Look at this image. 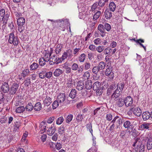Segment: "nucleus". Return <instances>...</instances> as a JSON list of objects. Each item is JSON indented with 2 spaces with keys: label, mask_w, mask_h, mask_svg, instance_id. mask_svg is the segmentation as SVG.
Instances as JSON below:
<instances>
[{
  "label": "nucleus",
  "mask_w": 152,
  "mask_h": 152,
  "mask_svg": "<svg viewBox=\"0 0 152 152\" xmlns=\"http://www.w3.org/2000/svg\"><path fill=\"white\" fill-rule=\"evenodd\" d=\"M48 21L53 22V24H54V23H57L58 25V28L63 31L64 30V27L63 25L64 23H66L67 25H68V24H69V23L68 20L66 19H64V20L63 19L62 20H56V21H53V20L50 19H48Z\"/></svg>",
  "instance_id": "nucleus-1"
},
{
  "label": "nucleus",
  "mask_w": 152,
  "mask_h": 152,
  "mask_svg": "<svg viewBox=\"0 0 152 152\" xmlns=\"http://www.w3.org/2000/svg\"><path fill=\"white\" fill-rule=\"evenodd\" d=\"M25 19L24 18L20 17L18 19L17 23L18 25V30L20 32L22 33L24 29L23 25L25 23Z\"/></svg>",
  "instance_id": "nucleus-2"
},
{
  "label": "nucleus",
  "mask_w": 152,
  "mask_h": 152,
  "mask_svg": "<svg viewBox=\"0 0 152 152\" xmlns=\"http://www.w3.org/2000/svg\"><path fill=\"white\" fill-rule=\"evenodd\" d=\"M8 42L10 44L17 46L19 43V39L17 37L14 36L13 33H11L9 34Z\"/></svg>",
  "instance_id": "nucleus-3"
},
{
  "label": "nucleus",
  "mask_w": 152,
  "mask_h": 152,
  "mask_svg": "<svg viewBox=\"0 0 152 152\" xmlns=\"http://www.w3.org/2000/svg\"><path fill=\"white\" fill-rule=\"evenodd\" d=\"M72 50L70 49H69L64 52L62 56V59L65 60L67 57H68L69 59H70L73 56L72 54Z\"/></svg>",
  "instance_id": "nucleus-4"
},
{
  "label": "nucleus",
  "mask_w": 152,
  "mask_h": 152,
  "mask_svg": "<svg viewBox=\"0 0 152 152\" xmlns=\"http://www.w3.org/2000/svg\"><path fill=\"white\" fill-rule=\"evenodd\" d=\"M19 86L17 83H14L9 88V94L10 95H14L15 94Z\"/></svg>",
  "instance_id": "nucleus-5"
},
{
  "label": "nucleus",
  "mask_w": 152,
  "mask_h": 152,
  "mask_svg": "<svg viewBox=\"0 0 152 152\" xmlns=\"http://www.w3.org/2000/svg\"><path fill=\"white\" fill-rule=\"evenodd\" d=\"M9 85L7 83L4 82L2 83L1 86L0 87V92L6 93L9 91Z\"/></svg>",
  "instance_id": "nucleus-6"
},
{
  "label": "nucleus",
  "mask_w": 152,
  "mask_h": 152,
  "mask_svg": "<svg viewBox=\"0 0 152 152\" xmlns=\"http://www.w3.org/2000/svg\"><path fill=\"white\" fill-rule=\"evenodd\" d=\"M130 111L132 112L134 115L136 116H140L142 114L141 110L138 107L131 108L130 109Z\"/></svg>",
  "instance_id": "nucleus-7"
},
{
  "label": "nucleus",
  "mask_w": 152,
  "mask_h": 152,
  "mask_svg": "<svg viewBox=\"0 0 152 152\" xmlns=\"http://www.w3.org/2000/svg\"><path fill=\"white\" fill-rule=\"evenodd\" d=\"M105 75L106 76L110 75V78L113 79L114 77V73L113 72L112 67L111 66H109L106 69Z\"/></svg>",
  "instance_id": "nucleus-8"
},
{
  "label": "nucleus",
  "mask_w": 152,
  "mask_h": 152,
  "mask_svg": "<svg viewBox=\"0 0 152 152\" xmlns=\"http://www.w3.org/2000/svg\"><path fill=\"white\" fill-rule=\"evenodd\" d=\"M65 96L64 94L60 93L57 97V100L60 104H63L65 99Z\"/></svg>",
  "instance_id": "nucleus-9"
},
{
  "label": "nucleus",
  "mask_w": 152,
  "mask_h": 152,
  "mask_svg": "<svg viewBox=\"0 0 152 152\" xmlns=\"http://www.w3.org/2000/svg\"><path fill=\"white\" fill-rule=\"evenodd\" d=\"M42 54L43 55V58L45 60V61L46 62H48L50 60V58L51 55V53H50L49 51L45 50H44Z\"/></svg>",
  "instance_id": "nucleus-10"
},
{
  "label": "nucleus",
  "mask_w": 152,
  "mask_h": 152,
  "mask_svg": "<svg viewBox=\"0 0 152 152\" xmlns=\"http://www.w3.org/2000/svg\"><path fill=\"white\" fill-rule=\"evenodd\" d=\"M124 102L126 106H130L133 103V99L131 96H128L124 100Z\"/></svg>",
  "instance_id": "nucleus-11"
},
{
  "label": "nucleus",
  "mask_w": 152,
  "mask_h": 152,
  "mask_svg": "<svg viewBox=\"0 0 152 152\" xmlns=\"http://www.w3.org/2000/svg\"><path fill=\"white\" fill-rule=\"evenodd\" d=\"M123 126L125 128H127V129L132 130L134 128L133 125L131 124V122L129 121H126L124 122Z\"/></svg>",
  "instance_id": "nucleus-12"
},
{
  "label": "nucleus",
  "mask_w": 152,
  "mask_h": 152,
  "mask_svg": "<svg viewBox=\"0 0 152 152\" xmlns=\"http://www.w3.org/2000/svg\"><path fill=\"white\" fill-rule=\"evenodd\" d=\"M93 147L90 148L87 152H97V148L96 145L95 138L93 139Z\"/></svg>",
  "instance_id": "nucleus-13"
},
{
  "label": "nucleus",
  "mask_w": 152,
  "mask_h": 152,
  "mask_svg": "<svg viewBox=\"0 0 152 152\" xmlns=\"http://www.w3.org/2000/svg\"><path fill=\"white\" fill-rule=\"evenodd\" d=\"M122 91L119 90L118 89H116L111 95V97L115 99L118 98L121 95Z\"/></svg>",
  "instance_id": "nucleus-14"
},
{
  "label": "nucleus",
  "mask_w": 152,
  "mask_h": 152,
  "mask_svg": "<svg viewBox=\"0 0 152 152\" xmlns=\"http://www.w3.org/2000/svg\"><path fill=\"white\" fill-rule=\"evenodd\" d=\"M57 56L55 55H54L50 57V60L49 61L50 63H51L50 64H58V62H57Z\"/></svg>",
  "instance_id": "nucleus-15"
},
{
  "label": "nucleus",
  "mask_w": 152,
  "mask_h": 152,
  "mask_svg": "<svg viewBox=\"0 0 152 152\" xmlns=\"http://www.w3.org/2000/svg\"><path fill=\"white\" fill-rule=\"evenodd\" d=\"M98 30L100 32V34L102 37H104L105 35V30L104 26L101 24H99L98 27Z\"/></svg>",
  "instance_id": "nucleus-16"
},
{
  "label": "nucleus",
  "mask_w": 152,
  "mask_h": 152,
  "mask_svg": "<svg viewBox=\"0 0 152 152\" xmlns=\"http://www.w3.org/2000/svg\"><path fill=\"white\" fill-rule=\"evenodd\" d=\"M52 102V101L51 98L48 96H46L45 98L43 101V103L44 105L47 106L50 105Z\"/></svg>",
  "instance_id": "nucleus-17"
},
{
  "label": "nucleus",
  "mask_w": 152,
  "mask_h": 152,
  "mask_svg": "<svg viewBox=\"0 0 152 152\" xmlns=\"http://www.w3.org/2000/svg\"><path fill=\"white\" fill-rule=\"evenodd\" d=\"M151 123H145L141 125L140 128L142 130L145 129L149 130Z\"/></svg>",
  "instance_id": "nucleus-18"
},
{
  "label": "nucleus",
  "mask_w": 152,
  "mask_h": 152,
  "mask_svg": "<svg viewBox=\"0 0 152 152\" xmlns=\"http://www.w3.org/2000/svg\"><path fill=\"white\" fill-rule=\"evenodd\" d=\"M84 87V84L83 82L79 81L77 83L76 88L78 90H81L83 89Z\"/></svg>",
  "instance_id": "nucleus-19"
},
{
  "label": "nucleus",
  "mask_w": 152,
  "mask_h": 152,
  "mask_svg": "<svg viewBox=\"0 0 152 152\" xmlns=\"http://www.w3.org/2000/svg\"><path fill=\"white\" fill-rule=\"evenodd\" d=\"M142 118L144 121L148 120L151 116L150 113L148 111L144 112L142 115Z\"/></svg>",
  "instance_id": "nucleus-20"
},
{
  "label": "nucleus",
  "mask_w": 152,
  "mask_h": 152,
  "mask_svg": "<svg viewBox=\"0 0 152 152\" xmlns=\"http://www.w3.org/2000/svg\"><path fill=\"white\" fill-rule=\"evenodd\" d=\"M101 83L98 81L95 82L93 85V90L96 91V90L98 89H100L101 88Z\"/></svg>",
  "instance_id": "nucleus-21"
},
{
  "label": "nucleus",
  "mask_w": 152,
  "mask_h": 152,
  "mask_svg": "<svg viewBox=\"0 0 152 152\" xmlns=\"http://www.w3.org/2000/svg\"><path fill=\"white\" fill-rule=\"evenodd\" d=\"M56 131V128L52 126V125L48 129L47 133L49 135H52L55 133Z\"/></svg>",
  "instance_id": "nucleus-22"
},
{
  "label": "nucleus",
  "mask_w": 152,
  "mask_h": 152,
  "mask_svg": "<svg viewBox=\"0 0 152 152\" xmlns=\"http://www.w3.org/2000/svg\"><path fill=\"white\" fill-rule=\"evenodd\" d=\"M105 16L107 19H110L112 16V13L110 10L107 9L105 11Z\"/></svg>",
  "instance_id": "nucleus-23"
},
{
  "label": "nucleus",
  "mask_w": 152,
  "mask_h": 152,
  "mask_svg": "<svg viewBox=\"0 0 152 152\" xmlns=\"http://www.w3.org/2000/svg\"><path fill=\"white\" fill-rule=\"evenodd\" d=\"M47 124L44 121L42 122L39 124V127L40 128V130L45 132L46 130Z\"/></svg>",
  "instance_id": "nucleus-24"
},
{
  "label": "nucleus",
  "mask_w": 152,
  "mask_h": 152,
  "mask_svg": "<svg viewBox=\"0 0 152 152\" xmlns=\"http://www.w3.org/2000/svg\"><path fill=\"white\" fill-rule=\"evenodd\" d=\"M34 110L36 111H39L42 109V105L40 102L37 103L33 107Z\"/></svg>",
  "instance_id": "nucleus-25"
},
{
  "label": "nucleus",
  "mask_w": 152,
  "mask_h": 152,
  "mask_svg": "<svg viewBox=\"0 0 152 152\" xmlns=\"http://www.w3.org/2000/svg\"><path fill=\"white\" fill-rule=\"evenodd\" d=\"M62 73L63 71L62 70L59 69H57L55 70L53 74L55 76L58 77Z\"/></svg>",
  "instance_id": "nucleus-26"
},
{
  "label": "nucleus",
  "mask_w": 152,
  "mask_h": 152,
  "mask_svg": "<svg viewBox=\"0 0 152 152\" xmlns=\"http://www.w3.org/2000/svg\"><path fill=\"white\" fill-rule=\"evenodd\" d=\"M146 146L147 149L148 150H150L152 148V140L151 139H148Z\"/></svg>",
  "instance_id": "nucleus-27"
},
{
  "label": "nucleus",
  "mask_w": 152,
  "mask_h": 152,
  "mask_svg": "<svg viewBox=\"0 0 152 152\" xmlns=\"http://www.w3.org/2000/svg\"><path fill=\"white\" fill-rule=\"evenodd\" d=\"M125 104L124 99L121 98H119L117 102V104L119 107H122Z\"/></svg>",
  "instance_id": "nucleus-28"
},
{
  "label": "nucleus",
  "mask_w": 152,
  "mask_h": 152,
  "mask_svg": "<svg viewBox=\"0 0 152 152\" xmlns=\"http://www.w3.org/2000/svg\"><path fill=\"white\" fill-rule=\"evenodd\" d=\"M39 66L37 63L34 62L30 66V70L31 71H33L37 69Z\"/></svg>",
  "instance_id": "nucleus-29"
},
{
  "label": "nucleus",
  "mask_w": 152,
  "mask_h": 152,
  "mask_svg": "<svg viewBox=\"0 0 152 152\" xmlns=\"http://www.w3.org/2000/svg\"><path fill=\"white\" fill-rule=\"evenodd\" d=\"M33 106L31 102H29L26 106L25 109L28 111H31L33 109Z\"/></svg>",
  "instance_id": "nucleus-30"
},
{
  "label": "nucleus",
  "mask_w": 152,
  "mask_h": 152,
  "mask_svg": "<svg viewBox=\"0 0 152 152\" xmlns=\"http://www.w3.org/2000/svg\"><path fill=\"white\" fill-rule=\"evenodd\" d=\"M96 9H98L99 10H102V8L99 7L97 4V2L94 3L91 7V10L92 11Z\"/></svg>",
  "instance_id": "nucleus-31"
},
{
  "label": "nucleus",
  "mask_w": 152,
  "mask_h": 152,
  "mask_svg": "<svg viewBox=\"0 0 152 152\" xmlns=\"http://www.w3.org/2000/svg\"><path fill=\"white\" fill-rule=\"evenodd\" d=\"M105 63L104 62L101 61L99 63L97 66L99 70H100L104 69L105 67Z\"/></svg>",
  "instance_id": "nucleus-32"
},
{
  "label": "nucleus",
  "mask_w": 152,
  "mask_h": 152,
  "mask_svg": "<svg viewBox=\"0 0 152 152\" xmlns=\"http://www.w3.org/2000/svg\"><path fill=\"white\" fill-rule=\"evenodd\" d=\"M77 94V91L75 89L72 90L69 94V96L72 99H73L76 97Z\"/></svg>",
  "instance_id": "nucleus-33"
},
{
  "label": "nucleus",
  "mask_w": 152,
  "mask_h": 152,
  "mask_svg": "<svg viewBox=\"0 0 152 152\" xmlns=\"http://www.w3.org/2000/svg\"><path fill=\"white\" fill-rule=\"evenodd\" d=\"M125 86V84L124 83L122 82L120 83H118L117 85V88L116 89H118L121 91H123V89Z\"/></svg>",
  "instance_id": "nucleus-34"
},
{
  "label": "nucleus",
  "mask_w": 152,
  "mask_h": 152,
  "mask_svg": "<svg viewBox=\"0 0 152 152\" xmlns=\"http://www.w3.org/2000/svg\"><path fill=\"white\" fill-rule=\"evenodd\" d=\"M30 72V71L28 69H25L22 71L21 73V75L23 77H25L28 76Z\"/></svg>",
  "instance_id": "nucleus-35"
},
{
  "label": "nucleus",
  "mask_w": 152,
  "mask_h": 152,
  "mask_svg": "<svg viewBox=\"0 0 152 152\" xmlns=\"http://www.w3.org/2000/svg\"><path fill=\"white\" fill-rule=\"evenodd\" d=\"M8 15L7 14H6L4 17V18H1V19H2V20L1 21V23L3 24L6 25L7 24V21L8 20Z\"/></svg>",
  "instance_id": "nucleus-36"
},
{
  "label": "nucleus",
  "mask_w": 152,
  "mask_h": 152,
  "mask_svg": "<svg viewBox=\"0 0 152 152\" xmlns=\"http://www.w3.org/2000/svg\"><path fill=\"white\" fill-rule=\"evenodd\" d=\"M92 82L91 81H87L86 83L85 87L87 89H90L92 87Z\"/></svg>",
  "instance_id": "nucleus-37"
},
{
  "label": "nucleus",
  "mask_w": 152,
  "mask_h": 152,
  "mask_svg": "<svg viewBox=\"0 0 152 152\" xmlns=\"http://www.w3.org/2000/svg\"><path fill=\"white\" fill-rule=\"evenodd\" d=\"M25 110L23 106H21L17 107L16 110V112L17 113H21L23 112Z\"/></svg>",
  "instance_id": "nucleus-38"
},
{
  "label": "nucleus",
  "mask_w": 152,
  "mask_h": 152,
  "mask_svg": "<svg viewBox=\"0 0 152 152\" xmlns=\"http://www.w3.org/2000/svg\"><path fill=\"white\" fill-rule=\"evenodd\" d=\"M109 7L110 10V11H114L116 8V5L115 3L113 2H111L110 3L109 5Z\"/></svg>",
  "instance_id": "nucleus-39"
},
{
  "label": "nucleus",
  "mask_w": 152,
  "mask_h": 152,
  "mask_svg": "<svg viewBox=\"0 0 152 152\" xmlns=\"http://www.w3.org/2000/svg\"><path fill=\"white\" fill-rule=\"evenodd\" d=\"M86 55L84 53L81 54L79 57V61L80 62H83L86 59Z\"/></svg>",
  "instance_id": "nucleus-40"
},
{
  "label": "nucleus",
  "mask_w": 152,
  "mask_h": 152,
  "mask_svg": "<svg viewBox=\"0 0 152 152\" xmlns=\"http://www.w3.org/2000/svg\"><path fill=\"white\" fill-rule=\"evenodd\" d=\"M100 71L97 66H94L92 69V72L95 75H97L98 72Z\"/></svg>",
  "instance_id": "nucleus-41"
},
{
  "label": "nucleus",
  "mask_w": 152,
  "mask_h": 152,
  "mask_svg": "<svg viewBox=\"0 0 152 152\" xmlns=\"http://www.w3.org/2000/svg\"><path fill=\"white\" fill-rule=\"evenodd\" d=\"M46 62L43 57H41L39 60V63L40 66H43L46 64Z\"/></svg>",
  "instance_id": "nucleus-42"
},
{
  "label": "nucleus",
  "mask_w": 152,
  "mask_h": 152,
  "mask_svg": "<svg viewBox=\"0 0 152 152\" xmlns=\"http://www.w3.org/2000/svg\"><path fill=\"white\" fill-rule=\"evenodd\" d=\"M46 144L47 145H48L49 146L50 148L52 150H54L55 149V144L54 143L51 142L49 141L47 142Z\"/></svg>",
  "instance_id": "nucleus-43"
},
{
  "label": "nucleus",
  "mask_w": 152,
  "mask_h": 152,
  "mask_svg": "<svg viewBox=\"0 0 152 152\" xmlns=\"http://www.w3.org/2000/svg\"><path fill=\"white\" fill-rule=\"evenodd\" d=\"M64 120V118L62 116H61L58 118L56 120V124L60 125L63 122Z\"/></svg>",
  "instance_id": "nucleus-44"
},
{
  "label": "nucleus",
  "mask_w": 152,
  "mask_h": 152,
  "mask_svg": "<svg viewBox=\"0 0 152 152\" xmlns=\"http://www.w3.org/2000/svg\"><path fill=\"white\" fill-rule=\"evenodd\" d=\"M90 77V73L87 71L85 72L83 76V79L84 80H88Z\"/></svg>",
  "instance_id": "nucleus-45"
},
{
  "label": "nucleus",
  "mask_w": 152,
  "mask_h": 152,
  "mask_svg": "<svg viewBox=\"0 0 152 152\" xmlns=\"http://www.w3.org/2000/svg\"><path fill=\"white\" fill-rule=\"evenodd\" d=\"M62 49V47L59 45H57L55 51L56 54H58L61 51Z\"/></svg>",
  "instance_id": "nucleus-46"
},
{
  "label": "nucleus",
  "mask_w": 152,
  "mask_h": 152,
  "mask_svg": "<svg viewBox=\"0 0 152 152\" xmlns=\"http://www.w3.org/2000/svg\"><path fill=\"white\" fill-rule=\"evenodd\" d=\"M106 2V0H100L98 2H97V4L99 7L103 8L102 7L104 5Z\"/></svg>",
  "instance_id": "nucleus-47"
},
{
  "label": "nucleus",
  "mask_w": 152,
  "mask_h": 152,
  "mask_svg": "<svg viewBox=\"0 0 152 152\" xmlns=\"http://www.w3.org/2000/svg\"><path fill=\"white\" fill-rule=\"evenodd\" d=\"M5 12L4 9H2L0 10V20L1 18H4L5 16Z\"/></svg>",
  "instance_id": "nucleus-48"
},
{
  "label": "nucleus",
  "mask_w": 152,
  "mask_h": 152,
  "mask_svg": "<svg viewBox=\"0 0 152 152\" xmlns=\"http://www.w3.org/2000/svg\"><path fill=\"white\" fill-rule=\"evenodd\" d=\"M101 12L100 11H98L94 15L93 17L94 20H95L97 19L101 15Z\"/></svg>",
  "instance_id": "nucleus-49"
},
{
  "label": "nucleus",
  "mask_w": 152,
  "mask_h": 152,
  "mask_svg": "<svg viewBox=\"0 0 152 152\" xmlns=\"http://www.w3.org/2000/svg\"><path fill=\"white\" fill-rule=\"evenodd\" d=\"M65 128L64 127V126L61 125L58 129V132L59 134H62L64 132Z\"/></svg>",
  "instance_id": "nucleus-50"
},
{
  "label": "nucleus",
  "mask_w": 152,
  "mask_h": 152,
  "mask_svg": "<svg viewBox=\"0 0 152 152\" xmlns=\"http://www.w3.org/2000/svg\"><path fill=\"white\" fill-rule=\"evenodd\" d=\"M73 118L72 115L70 114L67 115L66 119V122L67 123H69L72 120Z\"/></svg>",
  "instance_id": "nucleus-51"
},
{
  "label": "nucleus",
  "mask_w": 152,
  "mask_h": 152,
  "mask_svg": "<svg viewBox=\"0 0 152 152\" xmlns=\"http://www.w3.org/2000/svg\"><path fill=\"white\" fill-rule=\"evenodd\" d=\"M86 127L87 130H88L92 135H93V130L92 129V125L91 123L88 124L86 125Z\"/></svg>",
  "instance_id": "nucleus-52"
},
{
  "label": "nucleus",
  "mask_w": 152,
  "mask_h": 152,
  "mask_svg": "<svg viewBox=\"0 0 152 152\" xmlns=\"http://www.w3.org/2000/svg\"><path fill=\"white\" fill-rule=\"evenodd\" d=\"M91 64L89 62H86L84 64V66L85 69L87 70L90 68L91 67Z\"/></svg>",
  "instance_id": "nucleus-53"
},
{
  "label": "nucleus",
  "mask_w": 152,
  "mask_h": 152,
  "mask_svg": "<svg viewBox=\"0 0 152 152\" xmlns=\"http://www.w3.org/2000/svg\"><path fill=\"white\" fill-rule=\"evenodd\" d=\"M104 26V29H106L107 31H109L111 29V26L108 23H105Z\"/></svg>",
  "instance_id": "nucleus-54"
},
{
  "label": "nucleus",
  "mask_w": 152,
  "mask_h": 152,
  "mask_svg": "<svg viewBox=\"0 0 152 152\" xmlns=\"http://www.w3.org/2000/svg\"><path fill=\"white\" fill-rule=\"evenodd\" d=\"M78 68V65L76 63H74L71 66V69L73 70L76 71Z\"/></svg>",
  "instance_id": "nucleus-55"
},
{
  "label": "nucleus",
  "mask_w": 152,
  "mask_h": 152,
  "mask_svg": "<svg viewBox=\"0 0 152 152\" xmlns=\"http://www.w3.org/2000/svg\"><path fill=\"white\" fill-rule=\"evenodd\" d=\"M72 80L71 78H69L67 79V86L69 88L72 86L73 83Z\"/></svg>",
  "instance_id": "nucleus-56"
},
{
  "label": "nucleus",
  "mask_w": 152,
  "mask_h": 152,
  "mask_svg": "<svg viewBox=\"0 0 152 152\" xmlns=\"http://www.w3.org/2000/svg\"><path fill=\"white\" fill-rule=\"evenodd\" d=\"M83 119L82 115L81 114H79L77 116L76 119L77 121L79 122H81Z\"/></svg>",
  "instance_id": "nucleus-57"
},
{
  "label": "nucleus",
  "mask_w": 152,
  "mask_h": 152,
  "mask_svg": "<svg viewBox=\"0 0 152 152\" xmlns=\"http://www.w3.org/2000/svg\"><path fill=\"white\" fill-rule=\"evenodd\" d=\"M59 102L57 100L55 101L53 103L52 106L53 109H55L58 106Z\"/></svg>",
  "instance_id": "nucleus-58"
},
{
  "label": "nucleus",
  "mask_w": 152,
  "mask_h": 152,
  "mask_svg": "<svg viewBox=\"0 0 152 152\" xmlns=\"http://www.w3.org/2000/svg\"><path fill=\"white\" fill-rule=\"evenodd\" d=\"M106 118L108 121H111L113 118L112 115L110 113L107 114L106 115Z\"/></svg>",
  "instance_id": "nucleus-59"
},
{
  "label": "nucleus",
  "mask_w": 152,
  "mask_h": 152,
  "mask_svg": "<svg viewBox=\"0 0 152 152\" xmlns=\"http://www.w3.org/2000/svg\"><path fill=\"white\" fill-rule=\"evenodd\" d=\"M112 49L109 48H107L104 51V53L107 55L110 54L112 51Z\"/></svg>",
  "instance_id": "nucleus-60"
},
{
  "label": "nucleus",
  "mask_w": 152,
  "mask_h": 152,
  "mask_svg": "<svg viewBox=\"0 0 152 152\" xmlns=\"http://www.w3.org/2000/svg\"><path fill=\"white\" fill-rule=\"evenodd\" d=\"M31 83V80L29 78H27L25 80V85L27 86H28Z\"/></svg>",
  "instance_id": "nucleus-61"
},
{
  "label": "nucleus",
  "mask_w": 152,
  "mask_h": 152,
  "mask_svg": "<svg viewBox=\"0 0 152 152\" xmlns=\"http://www.w3.org/2000/svg\"><path fill=\"white\" fill-rule=\"evenodd\" d=\"M45 71H42L40 72L39 74V77L41 79H44L45 77Z\"/></svg>",
  "instance_id": "nucleus-62"
},
{
  "label": "nucleus",
  "mask_w": 152,
  "mask_h": 152,
  "mask_svg": "<svg viewBox=\"0 0 152 152\" xmlns=\"http://www.w3.org/2000/svg\"><path fill=\"white\" fill-rule=\"evenodd\" d=\"M52 72H45V77L48 78H50L52 75Z\"/></svg>",
  "instance_id": "nucleus-63"
},
{
  "label": "nucleus",
  "mask_w": 152,
  "mask_h": 152,
  "mask_svg": "<svg viewBox=\"0 0 152 152\" xmlns=\"http://www.w3.org/2000/svg\"><path fill=\"white\" fill-rule=\"evenodd\" d=\"M55 146L57 150H59L62 148V144L59 142H57Z\"/></svg>",
  "instance_id": "nucleus-64"
}]
</instances>
